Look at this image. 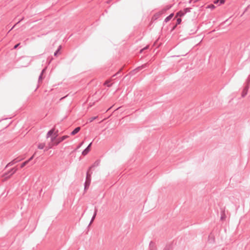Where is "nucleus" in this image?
Wrapping results in <instances>:
<instances>
[{"label": "nucleus", "mask_w": 250, "mask_h": 250, "mask_svg": "<svg viewBox=\"0 0 250 250\" xmlns=\"http://www.w3.org/2000/svg\"><path fill=\"white\" fill-rule=\"evenodd\" d=\"M221 220H223V217H222H222H221Z\"/></svg>", "instance_id": "nucleus-44"}, {"label": "nucleus", "mask_w": 250, "mask_h": 250, "mask_svg": "<svg viewBox=\"0 0 250 250\" xmlns=\"http://www.w3.org/2000/svg\"><path fill=\"white\" fill-rule=\"evenodd\" d=\"M185 14H186V13H185V12L184 10H180L176 13V17H183Z\"/></svg>", "instance_id": "nucleus-16"}, {"label": "nucleus", "mask_w": 250, "mask_h": 250, "mask_svg": "<svg viewBox=\"0 0 250 250\" xmlns=\"http://www.w3.org/2000/svg\"><path fill=\"white\" fill-rule=\"evenodd\" d=\"M194 0H189V3H191L192 2H193L194 3Z\"/></svg>", "instance_id": "nucleus-40"}, {"label": "nucleus", "mask_w": 250, "mask_h": 250, "mask_svg": "<svg viewBox=\"0 0 250 250\" xmlns=\"http://www.w3.org/2000/svg\"><path fill=\"white\" fill-rule=\"evenodd\" d=\"M23 19V18H22V19H21V20H20L19 21H18L16 24H15L11 28V29L9 30V31H10L11 30H12L15 26L16 25H17L19 23H20L22 20Z\"/></svg>", "instance_id": "nucleus-30"}, {"label": "nucleus", "mask_w": 250, "mask_h": 250, "mask_svg": "<svg viewBox=\"0 0 250 250\" xmlns=\"http://www.w3.org/2000/svg\"><path fill=\"white\" fill-rule=\"evenodd\" d=\"M229 20V19H227L225 21L222 22L221 23V25H223L226 22H227Z\"/></svg>", "instance_id": "nucleus-37"}, {"label": "nucleus", "mask_w": 250, "mask_h": 250, "mask_svg": "<svg viewBox=\"0 0 250 250\" xmlns=\"http://www.w3.org/2000/svg\"><path fill=\"white\" fill-rule=\"evenodd\" d=\"M182 20L181 18H177L176 20V26H177L178 25L180 24L181 23Z\"/></svg>", "instance_id": "nucleus-25"}, {"label": "nucleus", "mask_w": 250, "mask_h": 250, "mask_svg": "<svg viewBox=\"0 0 250 250\" xmlns=\"http://www.w3.org/2000/svg\"><path fill=\"white\" fill-rule=\"evenodd\" d=\"M225 2V0H215L214 1V4H218V5H220L222 4H224Z\"/></svg>", "instance_id": "nucleus-18"}, {"label": "nucleus", "mask_w": 250, "mask_h": 250, "mask_svg": "<svg viewBox=\"0 0 250 250\" xmlns=\"http://www.w3.org/2000/svg\"><path fill=\"white\" fill-rule=\"evenodd\" d=\"M187 30L189 31L190 34L196 33L197 31V28L195 24V22L193 20L191 21L187 25Z\"/></svg>", "instance_id": "nucleus-2"}, {"label": "nucleus", "mask_w": 250, "mask_h": 250, "mask_svg": "<svg viewBox=\"0 0 250 250\" xmlns=\"http://www.w3.org/2000/svg\"><path fill=\"white\" fill-rule=\"evenodd\" d=\"M148 46H146V47H144L143 49H141V50H140V52H142L143 51V50H145V49H146L148 48Z\"/></svg>", "instance_id": "nucleus-36"}, {"label": "nucleus", "mask_w": 250, "mask_h": 250, "mask_svg": "<svg viewBox=\"0 0 250 250\" xmlns=\"http://www.w3.org/2000/svg\"><path fill=\"white\" fill-rule=\"evenodd\" d=\"M65 97H63L61 99V100L63 99H64V98H65Z\"/></svg>", "instance_id": "nucleus-43"}, {"label": "nucleus", "mask_w": 250, "mask_h": 250, "mask_svg": "<svg viewBox=\"0 0 250 250\" xmlns=\"http://www.w3.org/2000/svg\"><path fill=\"white\" fill-rule=\"evenodd\" d=\"M68 138H69V136L68 135H64L62 137L58 138L56 141L53 143V146H58L59 144H60L61 142H62V141H63L64 140Z\"/></svg>", "instance_id": "nucleus-4"}, {"label": "nucleus", "mask_w": 250, "mask_h": 250, "mask_svg": "<svg viewBox=\"0 0 250 250\" xmlns=\"http://www.w3.org/2000/svg\"><path fill=\"white\" fill-rule=\"evenodd\" d=\"M176 27H177V26H176V24H175V25H174V26H173V27H172V28L171 30H174V29L176 28Z\"/></svg>", "instance_id": "nucleus-38"}, {"label": "nucleus", "mask_w": 250, "mask_h": 250, "mask_svg": "<svg viewBox=\"0 0 250 250\" xmlns=\"http://www.w3.org/2000/svg\"><path fill=\"white\" fill-rule=\"evenodd\" d=\"M18 170V168L15 167L13 168H11L7 172H4L2 174V177L4 178L3 181H6L8 179L11 178V177Z\"/></svg>", "instance_id": "nucleus-1"}, {"label": "nucleus", "mask_w": 250, "mask_h": 250, "mask_svg": "<svg viewBox=\"0 0 250 250\" xmlns=\"http://www.w3.org/2000/svg\"><path fill=\"white\" fill-rule=\"evenodd\" d=\"M137 72H138V71H136V69H133V70H132V71L129 73V74H130L131 76H133V75H135Z\"/></svg>", "instance_id": "nucleus-23"}, {"label": "nucleus", "mask_w": 250, "mask_h": 250, "mask_svg": "<svg viewBox=\"0 0 250 250\" xmlns=\"http://www.w3.org/2000/svg\"><path fill=\"white\" fill-rule=\"evenodd\" d=\"M22 160V159H20L19 158H16L8 163L5 166V168H7L8 167H11L14 164L18 163L19 162L21 161Z\"/></svg>", "instance_id": "nucleus-5"}, {"label": "nucleus", "mask_w": 250, "mask_h": 250, "mask_svg": "<svg viewBox=\"0 0 250 250\" xmlns=\"http://www.w3.org/2000/svg\"><path fill=\"white\" fill-rule=\"evenodd\" d=\"M112 84H109V85H107V86L108 87H110L112 86Z\"/></svg>", "instance_id": "nucleus-41"}, {"label": "nucleus", "mask_w": 250, "mask_h": 250, "mask_svg": "<svg viewBox=\"0 0 250 250\" xmlns=\"http://www.w3.org/2000/svg\"><path fill=\"white\" fill-rule=\"evenodd\" d=\"M163 250H172V249L170 246H166Z\"/></svg>", "instance_id": "nucleus-26"}, {"label": "nucleus", "mask_w": 250, "mask_h": 250, "mask_svg": "<svg viewBox=\"0 0 250 250\" xmlns=\"http://www.w3.org/2000/svg\"><path fill=\"white\" fill-rule=\"evenodd\" d=\"M156 246L154 242L150 241L149 245V250H156Z\"/></svg>", "instance_id": "nucleus-12"}, {"label": "nucleus", "mask_w": 250, "mask_h": 250, "mask_svg": "<svg viewBox=\"0 0 250 250\" xmlns=\"http://www.w3.org/2000/svg\"><path fill=\"white\" fill-rule=\"evenodd\" d=\"M58 130H57L56 131V132H55L53 136L50 137V140H51V142H52L53 143H54L56 141V140L57 139V136H58ZM52 146H53V144H52Z\"/></svg>", "instance_id": "nucleus-9"}, {"label": "nucleus", "mask_w": 250, "mask_h": 250, "mask_svg": "<svg viewBox=\"0 0 250 250\" xmlns=\"http://www.w3.org/2000/svg\"><path fill=\"white\" fill-rule=\"evenodd\" d=\"M97 211H98V208L96 207H95V208H94V213H93V215L92 216V217L91 219V221H90V222L89 224V225H90L91 224V223L94 221V220L95 219L96 216V215H97Z\"/></svg>", "instance_id": "nucleus-11"}, {"label": "nucleus", "mask_w": 250, "mask_h": 250, "mask_svg": "<svg viewBox=\"0 0 250 250\" xmlns=\"http://www.w3.org/2000/svg\"><path fill=\"white\" fill-rule=\"evenodd\" d=\"M120 74V72L118 71L117 73H116L115 75H114L113 76H117V77H120V76H119V75Z\"/></svg>", "instance_id": "nucleus-34"}, {"label": "nucleus", "mask_w": 250, "mask_h": 250, "mask_svg": "<svg viewBox=\"0 0 250 250\" xmlns=\"http://www.w3.org/2000/svg\"><path fill=\"white\" fill-rule=\"evenodd\" d=\"M83 142H81V143H80V144H79V145L77 146V147H76V148L75 150H77V149H79V148L82 146L83 145Z\"/></svg>", "instance_id": "nucleus-32"}, {"label": "nucleus", "mask_w": 250, "mask_h": 250, "mask_svg": "<svg viewBox=\"0 0 250 250\" xmlns=\"http://www.w3.org/2000/svg\"><path fill=\"white\" fill-rule=\"evenodd\" d=\"M61 49V46L60 45L59 46V47L58 48V49H57V50L54 52V56H57V55H58V53L60 52Z\"/></svg>", "instance_id": "nucleus-20"}, {"label": "nucleus", "mask_w": 250, "mask_h": 250, "mask_svg": "<svg viewBox=\"0 0 250 250\" xmlns=\"http://www.w3.org/2000/svg\"><path fill=\"white\" fill-rule=\"evenodd\" d=\"M55 128H53L49 130L47 134H46V138H48L50 137H51L52 135H54V134L55 133Z\"/></svg>", "instance_id": "nucleus-10"}, {"label": "nucleus", "mask_w": 250, "mask_h": 250, "mask_svg": "<svg viewBox=\"0 0 250 250\" xmlns=\"http://www.w3.org/2000/svg\"><path fill=\"white\" fill-rule=\"evenodd\" d=\"M45 144L43 143H40L38 146V148L40 149H42L44 148Z\"/></svg>", "instance_id": "nucleus-21"}, {"label": "nucleus", "mask_w": 250, "mask_h": 250, "mask_svg": "<svg viewBox=\"0 0 250 250\" xmlns=\"http://www.w3.org/2000/svg\"><path fill=\"white\" fill-rule=\"evenodd\" d=\"M90 171L89 170H87L86 172V176L85 183L84 184V191L87 190L90 186L91 183V174H90Z\"/></svg>", "instance_id": "nucleus-3"}, {"label": "nucleus", "mask_w": 250, "mask_h": 250, "mask_svg": "<svg viewBox=\"0 0 250 250\" xmlns=\"http://www.w3.org/2000/svg\"><path fill=\"white\" fill-rule=\"evenodd\" d=\"M208 241L210 243H214L215 242V237L212 233H210L208 236Z\"/></svg>", "instance_id": "nucleus-8"}, {"label": "nucleus", "mask_w": 250, "mask_h": 250, "mask_svg": "<svg viewBox=\"0 0 250 250\" xmlns=\"http://www.w3.org/2000/svg\"><path fill=\"white\" fill-rule=\"evenodd\" d=\"M172 7V5H167V6H166L165 7V8H164L161 12L162 13H165V12H166L167 10H169V9H170Z\"/></svg>", "instance_id": "nucleus-17"}, {"label": "nucleus", "mask_w": 250, "mask_h": 250, "mask_svg": "<svg viewBox=\"0 0 250 250\" xmlns=\"http://www.w3.org/2000/svg\"><path fill=\"white\" fill-rule=\"evenodd\" d=\"M9 125H8L6 126H5V127H4V128H7V127L9 126Z\"/></svg>", "instance_id": "nucleus-42"}, {"label": "nucleus", "mask_w": 250, "mask_h": 250, "mask_svg": "<svg viewBox=\"0 0 250 250\" xmlns=\"http://www.w3.org/2000/svg\"><path fill=\"white\" fill-rule=\"evenodd\" d=\"M46 68H43L42 70V72L41 73V74H43V73L45 72L46 71Z\"/></svg>", "instance_id": "nucleus-35"}, {"label": "nucleus", "mask_w": 250, "mask_h": 250, "mask_svg": "<svg viewBox=\"0 0 250 250\" xmlns=\"http://www.w3.org/2000/svg\"><path fill=\"white\" fill-rule=\"evenodd\" d=\"M28 164L26 161L23 162L21 165V168H23L24 166H25Z\"/></svg>", "instance_id": "nucleus-28"}, {"label": "nucleus", "mask_w": 250, "mask_h": 250, "mask_svg": "<svg viewBox=\"0 0 250 250\" xmlns=\"http://www.w3.org/2000/svg\"><path fill=\"white\" fill-rule=\"evenodd\" d=\"M3 120V119L0 120V122H1V121Z\"/></svg>", "instance_id": "nucleus-45"}, {"label": "nucleus", "mask_w": 250, "mask_h": 250, "mask_svg": "<svg viewBox=\"0 0 250 250\" xmlns=\"http://www.w3.org/2000/svg\"><path fill=\"white\" fill-rule=\"evenodd\" d=\"M20 45H21V43H17V44H15V45L14 46V47H13V49H16L18 47H19L20 46Z\"/></svg>", "instance_id": "nucleus-31"}, {"label": "nucleus", "mask_w": 250, "mask_h": 250, "mask_svg": "<svg viewBox=\"0 0 250 250\" xmlns=\"http://www.w3.org/2000/svg\"><path fill=\"white\" fill-rule=\"evenodd\" d=\"M108 83V82L106 81L105 82V83H104V85H109V83Z\"/></svg>", "instance_id": "nucleus-39"}, {"label": "nucleus", "mask_w": 250, "mask_h": 250, "mask_svg": "<svg viewBox=\"0 0 250 250\" xmlns=\"http://www.w3.org/2000/svg\"><path fill=\"white\" fill-rule=\"evenodd\" d=\"M147 67V64L145 63V64L142 65L141 66L137 67V68H135V69H136V71L139 72V71H140V70H142L143 69Z\"/></svg>", "instance_id": "nucleus-14"}, {"label": "nucleus", "mask_w": 250, "mask_h": 250, "mask_svg": "<svg viewBox=\"0 0 250 250\" xmlns=\"http://www.w3.org/2000/svg\"><path fill=\"white\" fill-rule=\"evenodd\" d=\"M98 117L97 116H95V117H90L89 119V121L90 123L93 122L94 120H95Z\"/></svg>", "instance_id": "nucleus-27"}, {"label": "nucleus", "mask_w": 250, "mask_h": 250, "mask_svg": "<svg viewBox=\"0 0 250 250\" xmlns=\"http://www.w3.org/2000/svg\"><path fill=\"white\" fill-rule=\"evenodd\" d=\"M81 130V127L80 126H78L77 127H76L71 133H70V135H74L75 134H76L77 133H78L80 130Z\"/></svg>", "instance_id": "nucleus-13"}, {"label": "nucleus", "mask_w": 250, "mask_h": 250, "mask_svg": "<svg viewBox=\"0 0 250 250\" xmlns=\"http://www.w3.org/2000/svg\"><path fill=\"white\" fill-rule=\"evenodd\" d=\"M43 79V74H40V75L39 77L38 82L39 83L42 82Z\"/></svg>", "instance_id": "nucleus-24"}, {"label": "nucleus", "mask_w": 250, "mask_h": 250, "mask_svg": "<svg viewBox=\"0 0 250 250\" xmlns=\"http://www.w3.org/2000/svg\"><path fill=\"white\" fill-rule=\"evenodd\" d=\"M215 6H214L213 4H209V5H208L207 6V8H210V9H214V8H215Z\"/></svg>", "instance_id": "nucleus-29"}, {"label": "nucleus", "mask_w": 250, "mask_h": 250, "mask_svg": "<svg viewBox=\"0 0 250 250\" xmlns=\"http://www.w3.org/2000/svg\"><path fill=\"white\" fill-rule=\"evenodd\" d=\"M100 163V162L99 161H96L94 164L91 166V167H90L88 168V170H89V171H90V170L91 169V168L94 167H96V166H98L99 165Z\"/></svg>", "instance_id": "nucleus-19"}, {"label": "nucleus", "mask_w": 250, "mask_h": 250, "mask_svg": "<svg viewBox=\"0 0 250 250\" xmlns=\"http://www.w3.org/2000/svg\"><path fill=\"white\" fill-rule=\"evenodd\" d=\"M34 156V155H32L30 158H29L27 160H26L28 163L33 159Z\"/></svg>", "instance_id": "nucleus-33"}, {"label": "nucleus", "mask_w": 250, "mask_h": 250, "mask_svg": "<svg viewBox=\"0 0 250 250\" xmlns=\"http://www.w3.org/2000/svg\"><path fill=\"white\" fill-rule=\"evenodd\" d=\"M191 8H190V7H188V8H184V9L183 10L185 12V13H188V12H190L191 10Z\"/></svg>", "instance_id": "nucleus-22"}, {"label": "nucleus", "mask_w": 250, "mask_h": 250, "mask_svg": "<svg viewBox=\"0 0 250 250\" xmlns=\"http://www.w3.org/2000/svg\"><path fill=\"white\" fill-rule=\"evenodd\" d=\"M173 16H174V13H171L169 15H168L165 18V19L164 20V22H167L168 21H169L172 18Z\"/></svg>", "instance_id": "nucleus-15"}, {"label": "nucleus", "mask_w": 250, "mask_h": 250, "mask_svg": "<svg viewBox=\"0 0 250 250\" xmlns=\"http://www.w3.org/2000/svg\"><path fill=\"white\" fill-rule=\"evenodd\" d=\"M249 83H250V80L248 81L247 85L244 87V88L243 90V91L241 94V96L242 97H245V96L248 93V89L249 88Z\"/></svg>", "instance_id": "nucleus-7"}, {"label": "nucleus", "mask_w": 250, "mask_h": 250, "mask_svg": "<svg viewBox=\"0 0 250 250\" xmlns=\"http://www.w3.org/2000/svg\"><path fill=\"white\" fill-rule=\"evenodd\" d=\"M92 144V142H91L88 146L83 151L82 154L83 156L86 155L90 150V148Z\"/></svg>", "instance_id": "nucleus-6"}]
</instances>
